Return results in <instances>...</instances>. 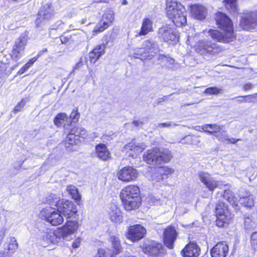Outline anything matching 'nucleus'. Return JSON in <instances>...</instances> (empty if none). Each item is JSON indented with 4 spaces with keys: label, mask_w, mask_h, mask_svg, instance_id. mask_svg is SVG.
<instances>
[{
    "label": "nucleus",
    "mask_w": 257,
    "mask_h": 257,
    "mask_svg": "<svg viewBox=\"0 0 257 257\" xmlns=\"http://www.w3.org/2000/svg\"><path fill=\"white\" fill-rule=\"evenodd\" d=\"M124 208L131 211L139 207L141 203L140 190L136 185H129L123 189L120 194Z\"/></svg>",
    "instance_id": "nucleus-1"
},
{
    "label": "nucleus",
    "mask_w": 257,
    "mask_h": 257,
    "mask_svg": "<svg viewBox=\"0 0 257 257\" xmlns=\"http://www.w3.org/2000/svg\"><path fill=\"white\" fill-rule=\"evenodd\" d=\"M166 12L168 18L172 20L174 26L182 27L187 23V12L185 8L176 0L166 1Z\"/></svg>",
    "instance_id": "nucleus-2"
},
{
    "label": "nucleus",
    "mask_w": 257,
    "mask_h": 257,
    "mask_svg": "<svg viewBox=\"0 0 257 257\" xmlns=\"http://www.w3.org/2000/svg\"><path fill=\"white\" fill-rule=\"evenodd\" d=\"M172 158L170 151L168 149L160 150L155 148L148 150L143 155L144 161L152 165H161L169 162Z\"/></svg>",
    "instance_id": "nucleus-3"
},
{
    "label": "nucleus",
    "mask_w": 257,
    "mask_h": 257,
    "mask_svg": "<svg viewBox=\"0 0 257 257\" xmlns=\"http://www.w3.org/2000/svg\"><path fill=\"white\" fill-rule=\"evenodd\" d=\"M40 216L54 226L60 225L64 221L63 217L58 209L56 210L51 207L43 208L40 211Z\"/></svg>",
    "instance_id": "nucleus-4"
},
{
    "label": "nucleus",
    "mask_w": 257,
    "mask_h": 257,
    "mask_svg": "<svg viewBox=\"0 0 257 257\" xmlns=\"http://www.w3.org/2000/svg\"><path fill=\"white\" fill-rule=\"evenodd\" d=\"M215 21L218 28L222 31L220 32L217 30H210L208 32L210 36L212 39L218 42H225V14L218 12L216 14Z\"/></svg>",
    "instance_id": "nucleus-5"
},
{
    "label": "nucleus",
    "mask_w": 257,
    "mask_h": 257,
    "mask_svg": "<svg viewBox=\"0 0 257 257\" xmlns=\"http://www.w3.org/2000/svg\"><path fill=\"white\" fill-rule=\"evenodd\" d=\"M159 38L165 42H176L178 41L179 36L174 25L167 24L160 28L158 31Z\"/></svg>",
    "instance_id": "nucleus-6"
},
{
    "label": "nucleus",
    "mask_w": 257,
    "mask_h": 257,
    "mask_svg": "<svg viewBox=\"0 0 257 257\" xmlns=\"http://www.w3.org/2000/svg\"><path fill=\"white\" fill-rule=\"evenodd\" d=\"M257 26V12H246L242 14L239 23L240 28L245 31H252Z\"/></svg>",
    "instance_id": "nucleus-7"
},
{
    "label": "nucleus",
    "mask_w": 257,
    "mask_h": 257,
    "mask_svg": "<svg viewBox=\"0 0 257 257\" xmlns=\"http://www.w3.org/2000/svg\"><path fill=\"white\" fill-rule=\"evenodd\" d=\"M27 41L28 36L26 33L22 34L16 40L11 52V57L13 60L17 61L24 55Z\"/></svg>",
    "instance_id": "nucleus-8"
},
{
    "label": "nucleus",
    "mask_w": 257,
    "mask_h": 257,
    "mask_svg": "<svg viewBox=\"0 0 257 257\" xmlns=\"http://www.w3.org/2000/svg\"><path fill=\"white\" fill-rule=\"evenodd\" d=\"M109 241L111 242L113 248V253L110 254V250L108 249L99 248L97 251V254L96 257H107L110 255V257H113L119 253L122 250L119 237L115 235H112L110 236Z\"/></svg>",
    "instance_id": "nucleus-9"
},
{
    "label": "nucleus",
    "mask_w": 257,
    "mask_h": 257,
    "mask_svg": "<svg viewBox=\"0 0 257 257\" xmlns=\"http://www.w3.org/2000/svg\"><path fill=\"white\" fill-rule=\"evenodd\" d=\"M57 208L67 218L73 217L78 211L76 206L69 200L62 201Z\"/></svg>",
    "instance_id": "nucleus-10"
},
{
    "label": "nucleus",
    "mask_w": 257,
    "mask_h": 257,
    "mask_svg": "<svg viewBox=\"0 0 257 257\" xmlns=\"http://www.w3.org/2000/svg\"><path fill=\"white\" fill-rule=\"evenodd\" d=\"M146 232V229L142 225H134L128 228L127 238L133 241H138L144 237Z\"/></svg>",
    "instance_id": "nucleus-11"
},
{
    "label": "nucleus",
    "mask_w": 257,
    "mask_h": 257,
    "mask_svg": "<svg viewBox=\"0 0 257 257\" xmlns=\"http://www.w3.org/2000/svg\"><path fill=\"white\" fill-rule=\"evenodd\" d=\"M117 176L119 180L127 182L136 180L138 172L136 169L132 167H125L118 172Z\"/></svg>",
    "instance_id": "nucleus-12"
},
{
    "label": "nucleus",
    "mask_w": 257,
    "mask_h": 257,
    "mask_svg": "<svg viewBox=\"0 0 257 257\" xmlns=\"http://www.w3.org/2000/svg\"><path fill=\"white\" fill-rule=\"evenodd\" d=\"M79 225L76 221H67L61 228L58 229L59 234L61 236L63 240L67 239L69 235L76 232Z\"/></svg>",
    "instance_id": "nucleus-13"
},
{
    "label": "nucleus",
    "mask_w": 257,
    "mask_h": 257,
    "mask_svg": "<svg viewBox=\"0 0 257 257\" xmlns=\"http://www.w3.org/2000/svg\"><path fill=\"white\" fill-rule=\"evenodd\" d=\"M163 235L165 245L168 248L172 249L174 247V243L178 236L175 228L173 226H168L165 229Z\"/></svg>",
    "instance_id": "nucleus-14"
},
{
    "label": "nucleus",
    "mask_w": 257,
    "mask_h": 257,
    "mask_svg": "<svg viewBox=\"0 0 257 257\" xmlns=\"http://www.w3.org/2000/svg\"><path fill=\"white\" fill-rule=\"evenodd\" d=\"M54 15V11L52 8V4H46L41 7L38 14V18L36 20V23L38 27L40 23L45 20H50Z\"/></svg>",
    "instance_id": "nucleus-15"
},
{
    "label": "nucleus",
    "mask_w": 257,
    "mask_h": 257,
    "mask_svg": "<svg viewBox=\"0 0 257 257\" xmlns=\"http://www.w3.org/2000/svg\"><path fill=\"white\" fill-rule=\"evenodd\" d=\"M59 233L58 229L54 231L52 230L47 229L46 231L42 232L41 236L42 240L46 243L56 244L63 240Z\"/></svg>",
    "instance_id": "nucleus-16"
},
{
    "label": "nucleus",
    "mask_w": 257,
    "mask_h": 257,
    "mask_svg": "<svg viewBox=\"0 0 257 257\" xmlns=\"http://www.w3.org/2000/svg\"><path fill=\"white\" fill-rule=\"evenodd\" d=\"M196 49L197 52L199 53L201 55H204L207 53L213 54L218 52L216 44L205 41H199L197 46Z\"/></svg>",
    "instance_id": "nucleus-17"
},
{
    "label": "nucleus",
    "mask_w": 257,
    "mask_h": 257,
    "mask_svg": "<svg viewBox=\"0 0 257 257\" xmlns=\"http://www.w3.org/2000/svg\"><path fill=\"white\" fill-rule=\"evenodd\" d=\"M199 246L193 242H190L182 250L183 257H198L200 254Z\"/></svg>",
    "instance_id": "nucleus-18"
},
{
    "label": "nucleus",
    "mask_w": 257,
    "mask_h": 257,
    "mask_svg": "<svg viewBox=\"0 0 257 257\" xmlns=\"http://www.w3.org/2000/svg\"><path fill=\"white\" fill-rule=\"evenodd\" d=\"M191 15L195 19L203 20L206 18L207 9L203 6L195 4L190 6Z\"/></svg>",
    "instance_id": "nucleus-19"
},
{
    "label": "nucleus",
    "mask_w": 257,
    "mask_h": 257,
    "mask_svg": "<svg viewBox=\"0 0 257 257\" xmlns=\"http://www.w3.org/2000/svg\"><path fill=\"white\" fill-rule=\"evenodd\" d=\"M199 176L201 181L210 191H213L218 186L217 182L208 173L202 172Z\"/></svg>",
    "instance_id": "nucleus-20"
},
{
    "label": "nucleus",
    "mask_w": 257,
    "mask_h": 257,
    "mask_svg": "<svg viewBox=\"0 0 257 257\" xmlns=\"http://www.w3.org/2000/svg\"><path fill=\"white\" fill-rule=\"evenodd\" d=\"M108 214L110 219L113 222H120L122 221L121 211L118 208L117 206L114 203L110 204Z\"/></svg>",
    "instance_id": "nucleus-21"
},
{
    "label": "nucleus",
    "mask_w": 257,
    "mask_h": 257,
    "mask_svg": "<svg viewBox=\"0 0 257 257\" xmlns=\"http://www.w3.org/2000/svg\"><path fill=\"white\" fill-rule=\"evenodd\" d=\"M164 248L161 243L152 242L151 244L146 248L145 253L150 256H157L161 255L164 252Z\"/></svg>",
    "instance_id": "nucleus-22"
},
{
    "label": "nucleus",
    "mask_w": 257,
    "mask_h": 257,
    "mask_svg": "<svg viewBox=\"0 0 257 257\" xmlns=\"http://www.w3.org/2000/svg\"><path fill=\"white\" fill-rule=\"evenodd\" d=\"M226 43L233 41L236 38L233 23L230 18L226 15Z\"/></svg>",
    "instance_id": "nucleus-23"
},
{
    "label": "nucleus",
    "mask_w": 257,
    "mask_h": 257,
    "mask_svg": "<svg viewBox=\"0 0 257 257\" xmlns=\"http://www.w3.org/2000/svg\"><path fill=\"white\" fill-rule=\"evenodd\" d=\"M105 46L103 44L97 45L89 53L90 61L92 63H95L96 61L105 53Z\"/></svg>",
    "instance_id": "nucleus-24"
},
{
    "label": "nucleus",
    "mask_w": 257,
    "mask_h": 257,
    "mask_svg": "<svg viewBox=\"0 0 257 257\" xmlns=\"http://www.w3.org/2000/svg\"><path fill=\"white\" fill-rule=\"evenodd\" d=\"M97 157L102 161H107L110 158V153L105 145L99 144L95 147Z\"/></svg>",
    "instance_id": "nucleus-25"
},
{
    "label": "nucleus",
    "mask_w": 257,
    "mask_h": 257,
    "mask_svg": "<svg viewBox=\"0 0 257 257\" xmlns=\"http://www.w3.org/2000/svg\"><path fill=\"white\" fill-rule=\"evenodd\" d=\"M18 246V244L15 237H10L9 238L8 244L7 245V248L5 249V251L3 254L4 257L12 255V253L17 249Z\"/></svg>",
    "instance_id": "nucleus-26"
},
{
    "label": "nucleus",
    "mask_w": 257,
    "mask_h": 257,
    "mask_svg": "<svg viewBox=\"0 0 257 257\" xmlns=\"http://www.w3.org/2000/svg\"><path fill=\"white\" fill-rule=\"evenodd\" d=\"M143 47L147 53H157L159 52L158 44L153 40H147L143 44Z\"/></svg>",
    "instance_id": "nucleus-27"
},
{
    "label": "nucleus",
    "mask_w": 257,
    "mask_h": 257,
    "mask_svg": "<svg viewBox=\"0 0 257 257\" xmlns=\"http://www.w3.org/2000/svg\"><path fill=\"white\" fill-rule=\"evenodd\" d=\"M152 25L153 22L150 19L148 18L144 19L143 21L141 29L139 33V35L140 36L145 35L150 32L152 31Z\"/></svg>",
    "instance_id": "nucleus-28"
},
{
    "label": "nucleus",
    "mask_w": 257,
    "mask_h": 257,
    "mask_svg": "<svg viewBox=\"0 0 257 257\" xmlns=\"http://www.w3.org/2000/svg\"><path fill=\"white\" fill-rule=\"evenodd\" d=\"M65 121L68 123L67 125H66V123L64 124V128L65 133H66V130H67L66 126H68L69 124H68V117L67 116L66 113H60L56 116L54 119V124L58 127L62 126Z\"/></svg>",
    "instance_id": "nucleus-29"
},
{
    "label": "nucleus",
    "mask_w": 257,
    "mask_h": 257,
    "mask_svg": "<svg viewBox=\"0 0 257 257\" xmlns=\"http://www.w3.org/2000/svg\"><path fill=\"white\" fill-rule=\"evenodd\" d=\"M148 177L149 180L153 181L154 183L161 182L165 179L164 175L160 171L159 168L155 169L153 171L148 174Z\"/></svg>",
    "instance_id": "nucleus-30"
},
{
    "label": "nucleus",
    "mask_w": 257,
    "mask_h": 257,
    "mask_svg": "<svg viewBox=\"0 0 257 257\" xmlns=\"http://www.w3.org/2000/svg\"><path fill=\"white\" fill-rule=\"evenodd\" d=\"M211 257H217L222 256L225 257V246L223 242H220L217 243L211 250Z\"/></svg>",
    "instance_id": "nucleus-31"
},
{
    "label": "nucleus",
    "mask_w": 257,
    "mask_h": 257,
    "mask_svg": "<svg viewBox=\"0 0 257 257\" xmlns=\"http://www.w3.org/2000/svg\"><path fill=\"white\" fill-rule=\"evenodd\" d=\"M196 127L201 128L206 133L213 135L220 131V126L214 124H205L201 126H196Z\"/></svg>",
    "instance_id": "nucleus-32"
},
{
    "label": "nucleus",
    "mask_w": 257,
    "mask_h": 257,
    "mask_svg": "<svg viewBox=\"0 0 257 257\" xmlns=\"http://www.w3.org/2000/svg\"><path fill=\"white\" fill-rule=\"evenodd\" d=\"M238 201L244 207L251 208L254 206V199L249 192H246L245 196L240 195Z\"/></svg>",
    "instance_id": "nucleus-33"
},
{
    "label": "nucleus",
    "mask_w": 257,
    "mask_h": 257,
    "mask_svg": "<svg viewBox=\"0 0 257 257\" xmlns=\"http://www.w3.org/2000/svg\"><path fill=\"white\" fill-rule=\"evenodd\" d=\"M79 141L78 138H74V137L68 134L65 139L64 145L66 148L69 151H72L75 150L74 147L77 144Z\"/></svg>",
    "instance_id": "nucleus-34"
},
{
    "label": "nucleus",
    "mask_w": 257,
    "mask_h": 257,
    "mask_svg": "<svg viewBox=\"0 0 257 257\" xmlns=\"http://www.w3.org/2000/svg\"><path fill=\"white\" fill-rule=\"evenodd\" d=\"M146 148V146L143 144L136 143L132 142L125 146L126 150H130L134 151L136 154L141 153Z\"/></svg>",
    "instance_id": "nucleus-35"
},
{
    "label": "nucleus",
    "mask_w": 257,
    "mask_h": 257,
    "mask_svg": "<svg viewBox=\"0 0 257 257\" xmlns=\"http://www.w3.org/2000/svg\"><path fill=\"white\" fill-rule=\"evenodd\" d=\"M235 17L238 13L236 0H226V10Z\"/></svg>",
    "instance_id": "nucleus-36"
},
{
    "label": "nucleus",
    "mask_w": 257,
    "mask_h": 257,
    "mask_svg": "<svg viewBox=\"0 0 257 257\" xmlns=\"http://www.w3.org/2000/svg\"><path fill=\"white\" fill-rule=\"evenodd\" d=\"M66 190L68 193L71 196L72 198L76 201L77 203L79 204L81 200V195L75 186L72 185H68L67 186Z\"/></svg>",
    "instance_id": "nucleus-37"
},
{
    "label": "nucleus",
    "mask_w": 257,
    "mask_h": 257,
    "mask_svg": "<svg viewBox=\"0 0 257 257\" xmlns=\"http://www.w3.org/2000/svg\"><path fill=\"white\" fill-rule=\"evenodd\" d=\"M70 135L74 137V138H82L84 139L86 135V131L81 127L75 126L69 132Z\"/></svg>",
    "instance_id": "nucleus-38"
},
{
    "label": "nucleus",
    "mask_w": 257,
    "mask_h": 257,
    "mask_svg": "<svg viewBox=\"0 0 257 257\" xmlns=\"http://www.w3.org/2000/svg\"><path fill=\"white\" fill-rule=\"evenodd\" d=\"M244 227L246 231H250L256 228L255 222L251 215L245 216L244 218Z\"/></svg>",
    "instance_id": "nucleus-39"
},
{
    "label": "nucleus",
    "mask_w": 257,
    "mask_h": 257,
    "mask_svg": "<svg viewBox=\"0 0 257 257\" xmlns=\"http://www.w3.org/2000/svg\"><path fill=\"white\" fill-rule=\"evenodd\" d=\"M46 203L51 206L58 207L61 203L60 198L57 195L54 194H49L45 199Z\"/></svg>",
    "instance_id": "nucleus-40"
},
{
    "label": "nucleus",
    "mask_w": 257,
    "mask_h": 257,
    "mask_svg": "<svg viewBox=\"0 0 257 257\" xmlns=\"http://www.w3.org/2000/svg\"><path fill=\"white\" fill-rule=\"evenodd\" d=\"M8 64L0 61V80L6 79L11 73L14 68L11 67L9 70H7Z\"/></svg>",
    "instance_id": "nucleus-41"
},
{
    "label": "nucleus",
    "mask_w": 257,
    "mask_h": 257,
    "mask_svg": "<svg viewBox=\"0 0 257 257\" xmlns=\"http://www.w3.org/2000/svg\"><path fill=\"white\" fill-rule=\"evenodd\" d=\"M148 53L145 50V49L142 47V48H137L135 50L134 52V55L135 57L137 58H139V56L141 57L142 56V58H140L141 59L143 60L144 59H151L153 55L152 54L151 55H148L147 56H143V55L144 54Z\"/></svg>",
    "instance_id": "nucleus-42"
},
{
    "label": "nucleus",
    "mask_w": 257,
    "mask_h": 257,
    "mask_svg": "<svg viewBox=\"0 0 257 257\" xmlns=\"http://www.w3.org/2000/svg\"><path fill=\"white\" fill-rule=\"evenodd\" d=\"M226 194L228 202L233 206L237 207L238 200L234 194L230 190H226Z\"/></svg>",
    "instance_id": "nucleus-43"
},
{
    "label": "nucleus",
    "mask_w": 257,
    "mask_h": 257,
    "mask_svg": "<svg viewBox=\"0 0 257 257\" xmlns=\"http://www.w3.org/2000/svg\"><path fill=\"white\" fill-rule=\"evenodd\" d=\"M108 27V22H100L95 27L93 31V35H96L97 34L103 32Z\"/></svg>",
    "instance_id": "nucleus-44"
},
{
    "label": "nucleus",
    "mask_w": 257,
    "mask_h": 257,
    "mask_svg": "<svg viewBox=\"0 0 257 257\" xmlns=\"http://www.w3.org/2000/svg\"><path fill=\"white\" fill-rule=\"evenodd\" d=\"M158 59L162 64L166 66H169L174 63V60L170 57L160 55Z\"/></svg>",
    "instance_id": "nucleus-45"
},
{
    "label": "nucleus",
    "mask_w": 257,
    "mask_h": 257,
    "mask_svg": "<svg viewBox=\"0 0 257 257\" xmlns=\"http://www.w3.org/2000/svg\"><path fill=\"white\" fill-rule=\"evenodd\" d=\"M80 117V114L78 112V109L74 108L71 113L69 117H68V123L70 122V124L73 122H76L78 121Z\"/></svg>",
    "instance_id": "nucleus-46"
},
{
    "label": "nucleus",
    "mask_w": 257,
    "mask_h": 257,
    "mask_svg": "<svg viewBox=\"0 0 257 257\" xmlns=\"http://www.w3.org/2000/svg\"><path fill=\"white\" fill-rule=\"evenodd\" d=\"M204 93L209 95H217L220 93H223V90L216 87H210L206 88Z\"/></svg>",
    "instance_id": "nucleus-47"
},
{
    "label": "nucleus",
    "mask_w": 257,
    "mask_h": 257,
    "mask_svg": "<svg viewBox=\"0 0 257 257\" xmlns=\"http://www.w3.org/2000/svg\"><path fill=\"white\" fill-rule=\"evenodd\" d=\"M159 169L162 172L163 175H164V178H166L168 175L172 174L175 172L173 169L168 167H160Z\"/></svg>",
    "instance_id": "nucleus-48"
},
{
    "label": "nucleus",
    "mask_w": 257,
    "mask_h": 257,
    "mask_svg": "<svg viewBox=\"0 0 257 257\" xmlns=\"http://www.w3.org/2000/svg\"><path fill=\"white\" fill-rule=\"evenodd\" d=\"M195 139H196L195 136L189 135L183 138L181 142L183 144H194V141Z\"/></svg>",
    "instance_id": "nucleus-49"
},
{
    "label": "nucleus",
    "mask_w": 257,
    "mask_h": 257,
    "mask_svg": "<svg viewBox=\"0 0 257 257\" xmlns=\"http://www.w3.org/2000/svg\"><path fill=\"white\" fill-rule=\"evenodd\" d=\"M216 225L218 227H223L225 223V215L216 216Z\"/></svg>",
    "instance_id": "nucleus-50"
},
{
    "label": "nucleus",
    "mask_w": 257,
    "mask_h": 257,
    "mask_svg": "<svg viewBox=\"0 0 257 257\" xmlns=\"http://www.w3.org/2000/svg\"><path fill=\"white\" fill-rule=\"evenodd\" d=\"M177 124L176 123H174L172 122H166L164 123H160L158 124V127L159 128H163V127H169L171 126H176Z\"/></svg>",
    "instance_id": "nucleus-51"
},
{
    "label": "nucleus",
    "mask_w": 257,
    "mask_h": 257,
    "mask_svg": "<svg viewBox=\"0 0 257 257\" xmlns=\"http://www.w3.org/2000/svg\"><path fill=\"white\" fill-rule=\"evenodd\" d=\"M224 213L225 210L221 207V205L220 204L217 205L216 207V216L224 215Z\"/></svg>",
    "instance_id": "nucleus-52"
},
{
    "label": "nucleus",
    "mask_w": 257,
    "mask_h": 257,
    "mask_svg": "<svg viewBox=\"0 0 257 257\" xmlns=\"http://www.w3.org/2000/svg\"><path fill=\"white\" fill-rule=\"evenodd\" d=\"M25 105V102L24 99H23L20 102V103H19L18 104H17L15 106L14 110V112L15 113H17V112H19L24 107Z\"/></svg>",
    "instance_id": "nucleus-53"
},
{
    "label": "nucleus",
    "mask_w": 257,
    "mask_h": 257,
    "mask_svg": "<svg viewBox=\"0 0 257 257\" xmlns=\"http://www.w3.org/2000/svg\"><path fill=\"white\" fill-rule=\"evenodd\" d=\"M257 96V93H255L251 95H248L246 96H244V99H245V102H254V100H253V98H255Z\"/></svg>",
    "instance_id": "nucleus-54"
},
{
    "label": "nucleus",
    "mask_w": 257,
    "mask_h": 257,
    "mask_svg": "<svg viewBox=\"0 0 257 257\" xmlns=\"http://www.w3.org/2000/svg\"><path fill=\"white\" fill-rule=\"evenodd\" d=\"M251 243L255 248V246L257 245V231L252 233L251 236Z\"/></svg>",
    "instance_id": "nucleus-55"
},
{
    "label": "nucleus",
    "mask_w": 257,
    "mask_h": 257,
    "mask_svg": "<svg viewBox=\"0 0 257 257\" xmlns=\"http://www.w3.org/2000/svg\"><path fill=\"white\" fill-rule=\"evenodd\" d=\"M102 19L104 20L106 19L107 21L106 22H108V25L109 23L111 22L113 20V17L112 15L110 14H105L102 16Z\"/></svg>",
    "instance_id": "nucleus-56"
},
{
    "label": "nucleus",
    "mask_w": 257,
    "mask_h": 257,
    "mask_svg": "<svg viewBox=\"0 0 257 257\" xmlns=\"http://www.w3.org/2000/svg\"><path fill=\"white\" fill-rule=\"evenodd\" d=\"M81 239L79 237L76 239L73 242L72 247L74 248L78 247L80 244Z\"/></svg>",
    "instance_id": "nucleus-57"
},
{
    "label": "nucleus",
    "mask_w": 257,
    "mask_h": 257,
    "mask_svg": "<svg viewBox=\"0 0 257 257\" xmlns=\"http://www.w3.org/2000/svg\"><path fill=\"white\" fill-rule=\"evenodd\" d=\"M82 66V62L81 61H80L78 63H77L73 67V70L71 72V74H72L75 70L78 69L80 67Z\"/></svg>",
    "instance_id": "nucleus-58"
},
{
    "label": "nucleus",
    "mask_w": 257,
    "mask_h": 257,
    "mask_svg": "<svg viewBox=\"0 0 257 257\" xmlns=\"http://www.w3.org/2000/svg\"><path fill=\"white\" fill-rule=\"evenodd\" d=\"M252 87H253V86L251 83H248L245 84L243 86V88H244V90H248L251 89L252 88Z\"/></svg>",
    "instance_id": "nucleus-59"
},
{
    "label": "nucleus",
    "mask_w": 257,
    "mask_h": 257,
    "mask_svg": "<svg viewBox=\"0 0 257 257\" xmlns=\"http://www.w3.org/2000/svg\"><path fill=\"white\" fill-rule=\"evenodd\" d=\"M5 231H6V229L5 228H2L0 230V237H1V240H2V239L4 238V237L5 236Z\"/></svg>",
    "instance_id": "nucleus-60"
},
{
    "label": "nucleus",
    "mask_w": 257,
    "mask_h": 257,
    "mask_svg": "<svg viewBox=\"0 0 257 257\" xmlns=\"http://www.w3.org/2000/svg\"><path fill=\"white\" fill-rule=\"evenodd\" d=\"M225 214H226V222L227 221V220L228 219V218H227L228 216H229V217L228 219H231L233 217V215L228 211V209L226 208Z\"/></svg>",
    "instance_id": "nucleus-61"
},
{
    "label": "nucleus",
    "mask_w": 257,
    "mask_h": 257,
    "mask_svg": "<svg viewBox=\"0 0 257 257\" xmlns=\"http://www.w3.org/2000/svg\"><path fill=\"white\" fill-rule=\"evenodd\" d=\"M38 58V57H36L30 59L28 62V64L30 65V66H32L33 63L37 60Z\"/></svg>",
    "instance_id": "nucleus-62"
},
{
    "label": "nucleus",
    "mask_w": 257,
    "mask_h": 257,
    "mask_svg": "<svg viewBox=\"0 0 257 257\" xmlns=\"http://www.w3.org/2000/svg\"><path fill=\"white\" fill-rule=\"evenodd\" d=\"M238 140H235V139L234 138H232L231 139H227L226 138V142H227V143H231V144H234Z\"/></svg>",
    "instance_id": "nucleus-63"
},
{
    "label": "nucleus",
    "mask_w": 257,
    "mask_h": 257,
    "mask_svg": "<svg viewBox=\"0 0 257 257\" xmlns=\"http://www.w3.org/2000/svg\"><path fill=\"white\" fill-rule=\"evenodd\" d=\"M60 40L62 43H66L68 41V39L65 37L61 36Z\"/></svg>",
    "instance_id": "nucleus-64"
}]
</instances>
